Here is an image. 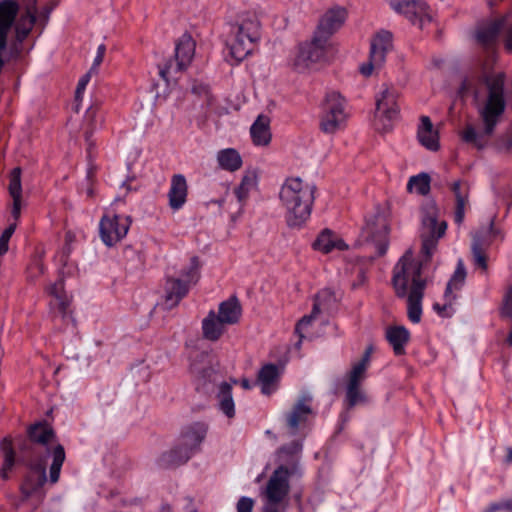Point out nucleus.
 I'll list each match as a JSON object with an SVG mask.
<instances>
[{
	"mask_svg": "<svg viewBox=\"0 0 512 512\" xmlns=\"http://www.w3.org/2000/svg\"><path fill=\"white\" fill-rule=\"evenodd\" d=\"M422 226L421 259H414L410 252L405 253L395 264L392 276L395 294L407 299V316L414 324L419 323L422 317V300L427 285L423 270L430 263L439 239L444 236L447 223L427 214L422 218Z\"/></svg>",
	"mask_w": 512,
	"mask_h": 512,
	"instance_id": "1",
	"label": "nucleus"
},
{
	"mask_svg": "<svg viewBox=\"0 0 512 512\" xmlns=\"http://www.w3.org/2000/svg\"><path fill=\"white\" fill-rule=\"evenodd\" d=\"M485 84L488 94L480 111L484 124L483 131L478 132L472 124H467L460 132L461 140L477 149H482L487 144L488 138L493 134L505 111L506 99L510 94L504 73L486 76Z\"/></svg>",
	"mask_w": 512,
	"mask_h": 512,
	"instance_id": "2",
	"label": "nucleus"
},
{
	"mask_svg": "<svg viewBox=\"0 0 512 512\" xmlns=\"http://www.w3.org/2000/svg\"><path fill=\"white\" fill-rule=\"evenodd\" d=\"M347 17L346 9L334 7L325 12L321 17L311 41H306L298 46L294 59V67L303 72L314 64L324 61L331 36L344 24Z\"/></svg>",
	"mask_w": 512,
	"mask_h": 512,
	"instance_id": "3",
	"label": "nucleus"
},
{
	"mask_svg": "<svg viewBox=\"0 0 512 512\" xmlns=\"http://www.w3.org/2000/svg\"><path fill=\"white\" fill-rule=\"evenodd\" d=\"M316 186L302 179L288 178L280 190V200L287 209L289 227H301L310 217Z\"/></svg>",
	"mask_w": 512,
	"mask_h": 512,
	"instance_id": "4",
	"label": "nucleus"
},
{
	"mask_svg": "<svg viewBox=\"0 0 512 512\" xmlns=\"http://www.w3.org/2000/svg\"><path fill=\"white\" fill-rule=\"evenodd\" d=\"M261 39V23L256 13L245 12L231 24L226 40L230 55L237 63L251 55Z\"/></svg>",
	"mask_w": 512,
	"mask_h": 512,
	"instance_id": "5",
	"label": "nucleus"
},
{
	"mask_svg": "<svg viewBox=\"0 0 512 512\" xmlns=\"http://www.w3.org/2000/svg\"><path fill=\"white\" fill-rule=\"evenodd\" d=\"M207 433L208 425L205 422L198 421L184 426L177 444L159 457V466L171 468L188 462L201 450V444L204 442Z\"/></svg>",
	"mask_w": 512,
	"mask_h": 512,
	"instance_id": "6",
	"label": "nucleus"
},
{
	"mask_svg": "<svg viewBox=\"0 0 512 512\" xmlns=\"http://www.w3.org/2000/svg\"><path fill=\"white\" fill-rule=\"evenodd\" d=\"M195 54V42L191 35L183 34L175 45V59L167 60L163 65H159V76L169 82L175 74L184 71L191 63Z\"/></svg>",
	"mask_w": 512,
	"mask_h": 512,
	"instance_id": "7",
	"label": "nucleus"
},
{
	"mask_svg": "<svg viewBox=\"0 0 512 512\" xmlns=\"http://www.w3.org/2000/svg\"><path fill=\"white\" fill-rule=\"evenodd\" d=\"M199 279V260L192 257L189 267L183 270L180 278H168L166 282L165 304L173 308L187 295L190 286Z\"/></svg>",
	"mask_w": 512,
	"mask_h": 512,
	"instance_id": "8",
	"label": "nucleus"
},
{
	"mask_svg": "<svg viewBox=\"0 0 512 512\" xmlns=\"http://www.w3.org/2000/svg\"><path fill=\"white\" fill-rule=\"evenodd\" d=\"M346 119L345 99L336 91L328 92L323 103L321 129L325 133H334Z\"/></svg>",
	"mask_w": 512,
	"mask_h": 512,
	"instance_id": "9",
	"label": "nucleus"
},
{
	"mask_svg": "<svg viewBox=\"0 0 512 512\" xmlns=\"http://www.w3.org/2000/svg\"><path fill=\"white\" fill-rule=\"evenodd\" d=\"M131 218L126 215L105 214L99 222V235L107 247H113L128 233Z\"/></svg>",
	"mask_w": 512,
	"mask_h": 512,
	"instance_id": "10",
	"label": "nucleus"
},
{
	"mask_svg": "<svg viewBox=\"0 0 512 512\" xmlns=\"http://www.w3.org/2000/svg\"><path fill=\"white\" fill-rule=\"evenodd\" d=\"M302 474L296 472L295 466L287 469L286 466H278L272 473L266 486V496L271 504H280L289 494V479L300 477Z\"/></svg>",
	"mask_w": 512,
	"mask_h": 512,
	"instance_id": "11",
	"label": "nucleus"
},
{
	"mask_svg": "<svg viewBox=\"0 0 512 512\" xmlns=\"http://www.w3.org/2000/svg\"><path fill=\"white\" fill-rule=\"evenodd\" d=\"M363 232L375 244L377 256H384L389 246V226L386 218L379 213L366 217Z\"/></svg>",
	"mask_w": 512,
	"mask_h": 512,
	"instance_id": "12",
	"label": "nucleus"
},
{
	"mask_svg": "<svg viewBox=\"0 0 512 512\" xmlns=\"http://www.w3.org/2000/svg\"><path fill=\"white\" fill-rule=\"evenodd\" d=\"M398 92L392 87H386L376 99V116L385 120L384 130L391 128V122L399 116L400 108L397 102Z\"/></svg>",
	"mask_w": 512,
	"mask_h": 512,
	"instance_id": "13",
	"label": "nucleus"
},
{
	"mask_svg": "<svg viewBox=\"0 0 512 512\" xmlns=\"http://www.w3.org/2000/svg\"><path fill=\"white\" fill-rule=\"evenodd\" d=\"M311 400L312 398L309 394L301 395L291 410L286 413V425L291 435H296L299 429L308 421L309 416L312 414Z\"/></svg>",
	"mask_w": 512,
	"mask_h": 512,
	"instance_id": "14",
	"label": "nucleus"
},
{
	"mask_svg": "<svg viewBox=\"0 0 512 512\" xmlns=\"http://www.w3.org/2000/svg\"><path fill=\"white\" fill-rule=\"evenodd\" d=\"M506 24L507 19L505 17L480 24L475 34L477 43L488 53H493L498 36L505 29Z\"/></svg>",
	"mask_w": 512,
	"mask_h": 512,
	"instance_id": "15",
	"label": "nucleus"
},
{
	"mask_svg": "<svg viewBox=\"0 0 512 512\" xmlns=\"http://www.w3.org/2000/svg\"><path fill=\"white\" fill-rule=\"evenodd\" d=\"M104 122L105 110L103 109L102 102L99 99H95L91 102L84 116L85 141L88 145L89 153L95 146L92 136L97 130L103 127Z\"/></svg>",
	"mask_w": 512,
	"mask_h": 512,
	"instance_id": "16",
	"label": "nucleus"
},
{
	"mask_svg": "<svg viewBox=\"0 0 512 512\" xmlns=\"http://www.w3.org/2000/svg\"><path fill=\"white\" fill-rule=\"evenodd\" d=\"M55 437L53 428L46 422H38L31 425L28 429V439L23 440L20 449L26 455L33 453L34 444L47 446Z\"/></svg>",
	"mask_w": 512,
	"mask_h": 512,
	"instance_id": "17",
	"label": "nucleus"
},
{
	"mask_svg": "<svg viewBox=\"0 0 512 512\" xmlns=\"http://www.w3.org/2000/svg\"><path fill=\"white\" fill-rule=\"evenodd\" d=\"M46 481V462L39 460L35 463H31L30 470L21 485V492L27 498L38 492Z\"/></svg>",
	"mask_w": 512,
	"mask_h": 512,
	"instance_id": "18",
	"label": "nucleus"
},
{
	"mask_svg": "<svg viewBox=\"0 0 512 512\" xmlns=\"http://www.w3.org/2000/svg\"><path fill=\"white\" fill-rule=\"evenodd\" d=\"M390 8L398 14L405 16L412 24L419 22L426 10V3L422 0H389Z\"/></svg>",
	"mask_w": 512,
	"mask_h": 512,
	"instance_id": "19",
	"label": "nucleus"
},
{
	"mask_svg": "<svg viewBox=\"0 0 512 512\" xmlns=\"http://www.w3.org/2000/svg\"><path fill=\"white\" fill-rule=\"evenodd\" d=\"M450 190L455 198L454 222L460 226L469 206L470 185L465 180H456L450 184Z\"/></svg>",
	"mask_w": 512,
	"mask_h": 512,
	"instance_id": "20",
	"label": "nucleus"
},
{
	"mask_svg": "<svg viewBox=\"0 0 512 512\" xmlns=\"http://www.w3.org/2000/svg\"><path fill=\"white\" fill-rule=\"evenodd\" d=\"M385 339L392 347L395 356L406 354V346L411 340L410 331L403 325H391L385 330Z\"/></svg>",
	"mask_w": 512,
	"mask_h": 512,
	"instance_id": "21",
	"label": "nucleus"
},
{
	"mask_svg": "<svg viewBox=\"0 0 512 512\" xmlns=\"http://www.w3.org/2000/svg\"><path fill=\"white\" fill-rule=\"evenodd\" d=\"M303 445L299 440H293L288 444L281 446L278 449L277 456L280 466H286L287 469L295 466L296 472L302 474V470L299 464V458L302 451Z\"/></svg>",
	"mask_w": 512,
	"mask_h": 512,
	"instance_id": "22",
	"label": "nucleus"
},
{
	"mask_svg": "<svg viewBox=\"0 0 512 512\" xmlns=\"http://www.w3.org/2000/svg\"><path fill=\"white\" fill-rule=\"evenodd\" d=\"M188 186L186 178L182 174L172 176L171 185L168 192L169 206L172 210L181 209L186 203Z\"/></svg>",
	"mask_w": 512,
	"mask_h": 512,
	"instance_id": "23",
	"label": "nucleus"
},
{
	"mask_svg": "<svg viewBox=\"0 0 512 512\" xmlns=\"http://www.w3.org/2000/svg\"><path fill=\"white\" fill-rule=\"evenodd\" d=\"M417 138L420 144L430 151H437L440 148L438 132L434 130L428 116L423 115L420 117Z\"/></svg>",
	"mask_w": 512,
	"mask_h": 512,
	"instance_id": "24",
	"label": "nucleus"
},
{
	"mask_svg": "<svg viewBox=\"0 0 512 512\" xmlns=\"http://www.w3.org/2000/svg\"><path fill=\"white\" fill-rule=\"evenodd\" d=\"M393 35L387 30H381L371 40L370 54L376 63H384L386 54L392 49Z\"/></svg>",
	"mask_w": 512,
	"mask_h": 512,
	"instance_id": "25",
	"label": "nucleus"
},
{
	"mask_svg": "<svg viewBox=\"0 0 512 512\" xmlns=\"http://www.w3.org/2000/svg\"><path fill=\"white\" fill-rule=\"evenodd\" d=\"M279 381V368L273 363L262 366L257 375V384L264 395H271L277 389Z\"/></svg>",
	"mask_w": 512,
	"mask_h": 512,
	"instance_id": "26",
	"label": "nucleus"
},
{
	"mask_svg": "<svg viewBox=\"0 0 512 512\" xmlns=\"http://www.w3.org/2000/svg\"><path fill=\"white\" fill-rule=\"evenodd\" d=\"M327 296H330V294L327 291L319 292L315 297L311 314L304 316L302 319H300L297 322V324L295 326V333L299 337L298 342L295 344V347L297 349H300L302 340L305 338L304 331L311 325L312 320L321 311L322 306H323L322 299L326 298Z\"/></svg>",
	"mask_w": 512,
	"mask_h": 512,
	"instance_id": "27",
	"label": "nucleus"
},
{
	"mask_svg": "<svg viewBox=\"0 0 512 512\" xmlns=\"http://www.w3.org/2000/svg\"><path fill=\"white\" fill-rule=\"evenodd\" d=\"M313 248L323 253H329L334 249L346 250L348 246L342 239L334 235L331 230L324 229L314 241Z\"/></svg>",
	"mask_w": 512,
	"mask_h": 512,
	"instance_id": "28",
	"label": "nucleus"
},
{
	"mask_svg": "<svg viewBox=\"0 0 512 512\" xmlns=\"http://www.w3.org/2000/svg\"><path fill=\"white\" fill-rule=\"evenodd\" d=\"M270 119L265 115H259L251 125L250 134L253 143L258 146L268 145L271 141Z\"/></svg>",
	"mask_w": 512,
	"mask_h": 512,
	"instance_id": "29",
	"label": "nucleus"
},
{
	"mask_svg": "<svg viewBox=\"0 0 512 512\" xmlns=\"http://www.w3.org/2000/svg\"><path fill=\"white\" fill-rule=\"evenodd\" d=\"M190 371L199 380L209 381L215 372L211 365L210 355L207 352L197 354L190 364Z\"/></svg>",
	"mask_w": 512,
	"mask_h": 512,
	"instance_id": "30",
	"label": "nucleus"
},
{
	"mask_svg": "<svg viewBox=\"0 0 512 512\" xmlns=\"http://www.w3.org/2000/svg\"><path fill=\"white\" fill-rule=\"evenodd\" d=\"M218 409L229 419L235 416V403L232 396V386L227 382H222L219 386L217 395Z\"/></svg>",
	"mask_w": 512,
	"mask_h": 512,
	"instance_id": "31",
	"label": "nucleus"
},
{
	"mask_svg": "<svg viewBox=\"0 0 512 512\" xmlns=\"http://www.w3.org/2000/svg\"><path fill=\"white\" fill-rule=\"evenodd\" d=\"M218 318L224 324H235L241 316V305L236 297H230L222 302L218 309Z\"/></svg>",
	"mask_w": 512,
	"mask_h": 512,
	"instance_id": "32",
	"label": "nucleus"
},
{
	"mask_svg": "<svg viewBox=\"0 0 512 512\" xmlns=\"http://www.w3.org/2000/svg\"><path fill=\"white\" fill-rule=\"evenodd\" d=\"M217 162L221 169L235 172L242 166V158L239 152L234 148L219 150L217 153Z\"/></svg>",
	"mask_w": 512,
	"mask_h": 512,
	"instance_id": "33",
	"label": "nucleus"
},
{
	"mask_svg": "<svg viewBox=\"0 0 512 512\" xmlns=\"http://www.w3.org/2000/svg\"><path fill=\"white\" fill-rule=\"evenodd\" d=\"M224 325L215 312L210 311L202 321L203 336L210 341L218 340L224 332Z\"/></svg>",
	"mask_w": 512,
	"mask_h": 512,
	"instance_id": "34",
	"label": "nucleus"
},
{
	"mask_svg": "<svg viewBox=\"0 0 512 512\" xmlns=\"http://www.w3.org/2000/svg\"><path fill=\"white\" fill-rule=\"evenodd\" d=\"M466 280V268L464 266L463 261L460 259L457 262L456 269L451 276L450 280L447 283L445 292H444V298L451 297L452 299L456 300L457 295L454 293L456 291H460Z\"/></svg>",
	"mask_w": 512,
	"mask_h": 512,
	"instance_id": "35",
	"label": "nucleus"
},
{
	"mask_svg": "<svg viewBox=\"0 0 512 512\" xmlns=\"http://www.w3.org/2000/svg\"><path fill=\"white\" fill-rule=\"evenodd\" d=\"M47 292L50 296L53 297V300H51L50 305L57 308L59 313L65 316L69 307V301L64 291L63 280H58L54 284H51L47 288Z\"/></svg>",
	"mask_w": 512,
	"mask_h": 512,
	"instance_id": "36",
	"label": "nucleus"
},
{
	"mask_svg": "<svg viewBox=\"0 0 512 512\" xmlns=\"http://www.w3.org/2000/svg\"><path fill=\"white\" fill-rule=\"evenodd\" d=\"M489 246L482 233H475L471 245L474 264L476 267L481 268L483 271L487 270L488 258L485 254L486 248Z\"/></svg>",
	"mask_w": 512,
	"mask_h": 512,
	"instance_id": "37",
	"label": "nucleus"
},
{
	"mask_svg": "<svg viewBox=\"0 0 512 512\" xmlns=\"http://www.w3.org/2000/svg\"><path fill=\"white\" fill-rule=\"evenodd\" d=\"M19 11V5L14 0L0 2V25L11 28Z\"/></svg>",
	"mask_w": 512,
	"mask_h": 512,
	"instance_id": "38",
	"label": "nucleus"
},
{
	"mask_svg": "<svg viewBox=\"0 0 512 512\" xmlns=\"http://www.w3.org/2000/svg\"><path fill=\"white\" fill-rule=\"evenodd\" d=\"M52 463L50 466V482L56 483L59 480L61 468L65 461V450L61 444H57L51 451Z\"/></svg>",
	"mask_w": 512,
	"mask_h": 512,
	"instance_id": "39",
	"label": "nucleus"
},
{
	"mask_svg": "<svg viewBox=\"0 0 512 512\" xmlns=\"http://www.w3.org/2000/svg\"><path fill=\"white\" fill-rule=\"evenodd\" d=\"M1 449L4 454V463L1 469V477L4 480L9 478V471L15 464V452L13 449L12 441L5 438L1 443Z\"/></svg>",
	"mask_w": 512,
	"mask_h": 512,
	"instance_id": "40",
	"label": "nucleus"
},
{
	"mask_svg": "<svg viewBox=\"0 0 512 512\" xmlns=\"http://www.w3.org/2000/svg\"><path fill=\"white\" fill-rule=\"evenodd\" d=\"M407 190L416 191L419 195H426L430 191V176L426 173H420L410 177L407 183Z\"/></svg>",
	"mask_w": 512,
	"mask_h": 512,
	"instance_id": "41",
	"label": "nucleus"
},
{
	"mask_svg": "<svg viewBox=\"0 0 512 512\" xmlns=\"http://www.w3.org/2000/svg\"><path fill=\"white\" fill-rule=\"evenodd\" d=\"M345 401L348 408H352L366 401V396L360 389L359 384H347Z\"/></svg>",
	"mask_w": 512,
	"mask_h": 512,
	"instance_id": "42",
	"label": "nucleus"
},
{
	"mask_svg": "<svg viewBox=\"0 0 512 512\" xmlns=\"http://www.w3.org/2000/svg\"><path fill=\"white\" fill-rule=\"evenodd\" d=\"M8 190L12 199H22L21 170L18 167L11 172Z\"/></svg>",
	"mask_w": 512,
	"mask_h": 512,
	"instance_id": "43",
	"label": "nucleus"
},
{
	"mask_svg": "<svg viewBox=\"0 0 512 512\" xmlns=\"http://www.w3.org/2000/svg\"><path fill=\"white\" fill-rule=\"evenodd\" d=\"M254 185H255V178L253 176L245 175L242 178L239 186L237 188H235V191H234V193L240 203L244 202L248 198L249 192L253 188Z\"/></svg>",
	"mask_w": 512,
	"mask_h": 512,
	"instance_id": "44",
	"label": "nucleus"
},
{
	"mask_svg": "<svg viewBox=\"0 0 512 512\" xmlns=\"http://www.w3.org/2000/svg\"><path fill=\"white\" fill-rule=\"evenodd\" d=\"M192 92L194 94L204 98L205 107L207 109V112L210 109H212V107L214 105L215 98L210 93V89H209V86L207 84L195 82L192 85Z\"/></svg>",
	"mask_w": 512,
	"mask_h": 512,
	"instance_id": "45",
	"label": "nucleus"
},
{
	"mask_svg": "<svg viewBox=\"0 0 512 512\" xmlns=\"http://www.w3.org/2000/svg\"><path fill=\"white\" fill-rule=\"evenodd\" d=\"M76 242V235L73 231L68 230L64 236V245L60 251V260L66 264L70 254L74 250V243Z\"/></svg>",
	"mask_w": 512,
	"mask_h": 512,
	"instance_id": "46",
	"label": "nucleus"
},
{
	"mask_svg": "<svg viewBox=\"0 0 512 512\" xmlns=\"http://www.w3.org/2000/svg\"><path fill=\"white\" fill-rule=\"evenodd\" d=\"M476 233H482L484 239L489 242V245L495 240H502L504 238V234L501 229L495 226L494 218L490 221L487 228H482Z\"/></svg>",
	"mask_w": 512,
	"mask_h": 512,
	"instance_id": "47",
	"label": "nucleus"
},
{
	"mask_svg": "<svg viewBox=\"0 0 512 512\" xmlns=\"http://www.w3.org/2000/svg\"><path fill=\"white\" fill-rule=\"evenodd\" d=\"M367 368L368 366L360 361L354 364L349 373L348 383L360 385L361 381L365 378Z\"/></svg>",
	"mask_w": 512,
	"mask_h": 512,
	"instance_id": "48",
	"label": "nucleus"
},
{
	"mask_svg": "<svg viewBox=\"0 0 512 512\" xmlns=\"http://www.w3.org/2000/svg\"><path fill=\"white\" fill-rule=\"evenodd\" d=\"M91 79V73L87 72L84 74L78 81L76 90H75V102L79 103L83 99V95L85 93L86 87Z\"/></svg>",
	"mask_w": 512,
	"mask_h": 512,
	"instance_id": "49",
	"label": "nucleus"
},
{
	"mask_svg": "<svg viewBox=\"0 0 512 512\" xmlns=\"http://www.w3.org/2000/svg\"><path fill=\"white\" fill-rule=\"evenodd\" d=\"M16 229V224H10L0 236V255H3L8 250V242Z\"/></svg>",
	"mask_w": 512,
	"mask_h": 512,
	"instance_id": "50",
	"label": "nucleus"
},
{
	"mask_svg": "<svg viewBox=\"0 0 512 512\" xmlns=\"http://www.w3.org/2000/svg\"><path fill=\"white\" fill-rule=\"evenodd\" d=\"M502 315L504 317L512 318V285L509 287L502 307Z\"/></svg>",
	"mask_w": 512,
	"mask_h": 512,
	"instance_id": "51",
	"label": "nucleus"
},
{
	"mask_svg": "<svg viewBox=\"0 0 512 512\" xmlns=\"http://www.w3.org/2000/svg\"><path fill=\"white\" fill-rule=\"evenodd\" d=\"M254 500L250 497L243 496L237 502V512H252Z\"/></svg>",
	"mask_w": 512,
	"mask_h": 512,
	"instance_id": "52",
	"label": "nucleus"
},
{
	"mask_svg": "<svg viewBox=\"0 0 512 512\" xmlns=\"http://www.w3.org/2000/svg\"><path fill=\"white\" fill-rule=\"evenodd\" d=\"M445 299V303L443 305H440L439 303H434L433 304V310L437 312V314L439 316H447V314L445 313L447 309H452V306L455 302L454 299H452L451 297L449 298H444Z\"/></svg>",
	"mask_w": 512,
	"mask_h": 512,
	"instance_id": "53",
	"label": "nucleus"
},
{
	"mask_svg": "<svg viewBox=\"0 0 512 512\" xmlns=\"http://www.w3.org/2000/svg\"><path fill=\"white\" fill-rule=\"evenodd\" d=\"M383 63H376L372 60L371 55L369 56V62L366 64H363L360 67V72L362 75L368 77L372 74L373 70L375 68H380Z\"/></svg>",
	"mask_w": 512,
	"mask_h": 512,
	"instance_id": "54",
	"label": "nucleus"
},
{
	"mask_svg": "<svg viewBox=\"0 0 512 512\" xmlns=\"http://www.w3.org/2000/svg\"><path fill=\"white\" fill-rule=\"evenodd\" d=\"M105 52H106L105 45L104 44L99 45L97 48L96 56L93 61L92 69L99 66L102 63Z\"/></svg>",
	"mask_w": 512,
	"mask_h": 512,
	"instance_id": "55",
	"label": "nucleus"
},
{
	"mask_svg": "<svg viewBox=\"0 0 512 512\" xmlns=\"http://www.w3.org/2000/svg\"><path fill=\"white\" fill-rule=\"evenodd\" d=\"M500 145L507 151H512V133H507L499 139Z\"/></svg>",
	"mask_w": 512,
	"mask_h": 512,
	"instance_id": "56",
	"label": "nucleus"
},
{
	"mask_svg": "<svg viewBox=\"0 0 512 512\" xmlns=\"http://www.w3.org/2000/svg\"><path fill=\"white\" fill-rule=\"evenodd\" d=\"M504 47L508 52L512 51V24L507 28L504 34Z\"/></svg>",
	"mask_w": 512,
	"mask_h": 512,
	"instance_id": "57",
	"label": "nucleus"
},
{
	"mask_svg": "<svg viewBox=\"0 0 512 512\" xmlns=\"http://www.w3.org/2000/svg\"><path fill=\"white\" fill-rule=\"evenodd\" d=\"M12 217L18 220L21 214V199H13V206L11 211Z\"/></svg>",
	"mask_w": 512,
	"mask_h": 512,
	"instance_id": "58",
	"label": "nucleus"
},
{
	"mask_svg": "<svg viewBox=\"0 0 512 512\" xmlns=\"http://www.w3.org/2000/svg\"><path fill=\"white\" fill-rule=\"evenodd\" d=\"M373 353V346L372 345H369L366 347L361 359H360V362H362L363 364L369 366V363H370V358H371V354Z\"/></svg>",
	"mask_w": 512,
	"mask_h": 512,
	"instance_id": "59",
	"label": "nucleus"
},
{
	"mask_svg": "<svg viewBox=\"0 0 512 512\" xmlns=\"http://www.w3.org/2000/svg\"><path fill=\"white\" fill-rule=\"evenodd\" d=\"M285 507H280L279 504H271L268 502V505L266 506L265 512H284Z\"/></svg>",
	"mask_w": 512,
	"mask_h": 512,
	"instance_id": "60",
	"label": "nucleus"
},
{
	"mask_svg": "<svg viewBox=\"0 0 512 512\" xmlns=\"http://www.w3.org/2000/svg\"><path fill=\"white\" fill-rule=\"evenodd\" d=\"M500 503L502 510L512 512V498L501 500Z\"/></svg>",
	"mask_w": 512,
	"mask_h": 512,
	"instance_id": "61",
	"label": "nucleus"
},
{
	"mask_svg": "<svg viewBox=\"0 0 512 512\" xmlns=\"http://www.w3.org/2000/svg\"><path fill=\"white\" fill-rule=\"evenodd\" d=\"M488 508H489L492 512L502 511L500 501H499V502H493V503H491V504L488 506Z\"/></svg>",
	"mask_w": 512,
	"mask_h": 512,
	"instance_id": "62",
	"label": "nucleus"
},
{
	"mask_svg": "<svg viewBox=\"0 0 512 512\" xmlns=\"http://www.w3.org/2000/svg\"><path fill=\"white\" fill-rule=\"evenodd\" d=\"M470 87H469V84H468V81L467 80H464L462 83H461V86H460V90L459 92L461 94H465L469 91Z\"/></svg>",
	"mask_w": 512,
	"mask_h": 512,
	"instance_id": "63",
	"label": "nucleus"
},
{
	"mask_svg": "<svg viewBox=\"0 0 512 512\" xmlns=\"http://www.w3.org/2000/svg\"><path fill=\"white\" fill-rule=\"evenodd\" d=\"M506 459L508 462H512V448L508 449Z\"/></svg>",
	"mask_w": 512,
	"mask_h": 512,
	"instance_id": "64",
	"label": "nucleus"
}]
</instances>
